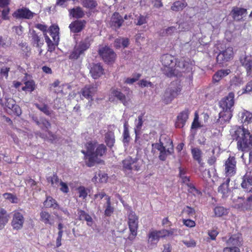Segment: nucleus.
I'll list each match as a JSON object with an SVG mask.
<instances>
[{"label":"nucleus","instance_id":"1","mask_svg":"<svg viewBox=\"0 0 252 252\" xmlns=\"http://www.w3.org/2000/svg\"><path fill=\"white\" fill-rule=\"evenodd\" d=\"M160 61L164 67V73L168 77L181 76L182 73L190 72L193 65L189 59H181L176 63L175 57L170 54L162 55Z\"/></svg>","mask_w":252,"mask_h":252},{"label":"nucleus","instance_id":"2","mask_svg":"<svg viewBox=\"0 0 252 252\" xmlns=\"http://www.w3.org/2000/svg\"><path fill=\"white\" fill-rule=\"evenodd\" d=\"M230 134L232 139L237 141L239 150L246 151L249 150L250 146H252V135L248 129L235 126L231 129Z\"/></svg>","mask_w":252,"mask_h":252},{"label":"nucleus","instance_id":"3","mask_svg":"<svg viewBox=\"0 0 252 252\" xmlns=\"http://www.w3.org/2000/svg\"><path fill=\"white\" fill-rule=\"evenodd\" d=\"M86 148V152L82 150L81 152L85 155L86 163L89 167L93 166L97 162V157L102 156L106 150L104 145L93 142L87 143Z\"/></svg>","mask_w":252,"mask_h":252},{"label":"nucleus","instance_id":"4","mask_svg":"<svg viewBox=\"0 0 252 252\" xmlns=\"http://www.w3.org/2000/svg\"><path fill=\"white\" fill-rule=\"evenodd\" d=\"M152 146L159 151L158 158L162 161H164L167 156L171 155L174 152L172 141L168 136H162L159 142L153 143Z\"/></svg>","mask_w":252,"mask_h":252},{"label":"nucleus","instance_id":"5","mask_svg":"<svg viewBox=\"0 0 252 252\" xmlns=\"http://www.w3.org/2000/svg\"><path fill=\"white\" fill-rule=\"evenodd\" d=\"M234 94L231 92L219 102V105L222 109L219 113L220 118H223L224 121H229L232 116V108L234 104Z\"/></svg>","mask_w":252,"mask_h":252},{"label":"nucleus","instance_id":"6","mask_svg":"<svg viewBox=\"0 0 252 252\" xmlns=\"http://www.w3.org/2000/svg\"><path fill=\"white\" fill-rule=\"evenodd\" d=\"M92 41L91 38L89 36L82 40L74 47L73 50L69 56V58L74 60L77 59L81 55L84 54V52L89 48Z\"/></svg>","mask_w":252,"mask_h":252},{"label":"nucleus","instance_id":"7","mask_svg":"<svg viewBox=\"0 0 252 252\" xmlns=\"http://www.w3.org/2000/svg\"><path fill=\"white\" fill-rule=\"evenodd\" d=\"M115 98L119 100L126 106H128L132 103V100L129 93L125 95L119 89L112 88L110 90L109 100L111 102H114Z\"/></svg>","mask_w":252,"mask_h":252},{"label":"nucleus","instance_id":"8","mask_svg":"<svg viewBox=\"0 0 252 252\" xmlns=\"http://www.w3.org/2000/svg\"><path fill=\"white\" fill-rule=\"evenodd\" d=\"M181 88L180 82L177 81L172 82L170 87L166 89L164 93L163 97L165 102L169 103L172 99L176 97L180 93Z\"/></svg>","mask_w":252,"mask_h":252},{"label":"nucleus","instance_id":"9","mask_svg":"<svg viewBox=\"0 0 252 252\" xmlns=\"http://www.w3.org/2000/svg\"><path fill=\"white\" fill-rule=\"evenodd\" d=\"M128 224L130 231L128 238L130 240H133L137 234L138 217L134 212L131 210L129 211L128 214Z\"/></svg>","mask_w":252,"mask_h":252},{"label":"nucleus","instance_id":"10","mask_svg":"<svg viewBox=\"0 0 252 252\" xmlns=\"http://www.w3.org/2000/svg\"><path fill=\"white\" fill-rule=\"evenodd\" d=\"M143 164V160L137 158H132L128 157L123 161V167L125 170H131L134 169L138 171Z\"/></svg>","mask_w":252,"mask_h":252},{"label":"nucleus","instance_id":"11","mask_svg":"<svg viewBox=\"0 0 252 252\" xmlns=\"http://www.w3.org/2000/svg\"><path fill=\"white\" fill-rule=\"evenodd\" d=\"M98 54L102 60L107 63H113L116 59V54L108 46H101L98 49Z\"/></svg>","mask_w":252,"mask_h":252},{"label":"nucleus","instance_id":"12","mask_svg":"<svg viewBox=\"0 0 252 252\" xmlns=\"http://www.w3.org/2000/svg\"><path fill=\"white\" fill-rule=\"evenodd\" d=\"M97 91L96 84H91L86 85L81 91V98L83 97L88 100V104L90 106L92 105V101L94 100L93 96Z\"/></svg>","mask_w":252,"mask_h":252},{"label":"nucleus","instance_id":"13","mask_svg":"<svg viewBox=\"0 0 252 252\" xmlns=\"http://www.w3.org/2000/svg\"><path fill=\"white\" fill-rule=\"evenodd\" d=\"M33 120L35 124L41 128L48 132L49 135L50 136L49 139L54 141L56 139V136L53 134L52 132L48 130L51 127L50 123L45 118H41L39 120L36 117H33Z\"/></svg>","mask_w":252,"mask_h":252},{"label":"nucleus","instance_id":"14","mask_svg":"<svg viewBox=\"0 0 252 252\" xmlns=\"http://www.w3.org/2000/svg\"><path fill=\"white\" fill-rule=\"evenodd\" d=\"M35 13L28 8L22 7L16 10L13 14V16L17 19H31L34 16Z\"/></svg>","mask_w":252,"mask_h":252},{"label":"nucleus","instance_id":"15","mask_svg":"<svg viewBox=\"0 0 252 252\" xmlns=\"http://www.w3.org/2000/svg\"><path fill=\"white\" fill-rule=\"evenodd\" d=\"M3 103V106H6L11 110L16 115L20 116L22 112L20 107L15 104V100L12 98L5 96L4 102Z\"/></svg>","mask_w":252,"mask_h":252},{"label":"nucleus","instance_id":"16","mask_svg":"<svg viewBox=\"0 0 252 252\" xmlns=\"http://www.w3.org/2000/svg\"><path fill=\"white\" fill-rule=\"evenodd\" d=\"M24 221L23 215L19 212H15L13 216L11 225L14 229L20 230L23 227Z\"/></svg>","mask_w":252,"mask_h":252},{"label":"nucleus","instance_id":"17","mask_svg":"<svg viewBox=\"0 0 252 252\" xmlns=\"http://www.w3.org/2000/svg\"><path fill=\"white\" fill-rule=\"evenodd\" d=\"M236 160L234 157H230L225 163V174L227 176L231 177L236 172Z\"/></svg>","mask_w":252,"mask_h":252},{"label":"nucleus","instance_id":"18","mask_svg":"<svg viewBox=\"0 0 252 252\" xmlns=\"http://www.w3.org/2000/svg\"><path fill=\"white\" fill-rule=\"evenodd\" d=\"M233 54L232 47H228L219 53L217 58V62L220 63L227 62L232 57Z\"/></svg>","mask_w":252,"mask_h":252},{"label":"nucleus","instance_id":"19","mask_svg":"<svg viewBox=\"0 0 252 252\" xmlns=\"http://www.w3.org/2000/svg\"><path fill=\"white\" fill-rule=\"evenodd\" d=\"M164 237L162 230H154L150 232L148 234V244L152 246H155L160 238Z\"/></svg>","mask_w":252,"mask_h":252},{"label":"nucleus","instance_id":"20","mask_svg":"<svg viewBox=\"0 0 252 252\" xmlns=\"http://www.w3.org/2000/svg\"><path fill=\"white\" fill-rule=\"evenodd\" d=\"M90 73L94 79H97L104 74V69L100 63L93 64L91 67Z\"/></svg>","mask_w":252,"mask_h":252},{"label":"nucleus","instance_id":"21","mask_svg":"<svg viewBox=\"0 0 252 252\" xmlns=\"http://www.w3.org/2000/svg\"><path fill=\"white\" fill-rule=\"evenodd\" d=\"M242 241L241 234L237 233L231 235L226 242L228 247H238L242 245Z\"/></svg>","mask_w":252,"mask_h":252},{"label":"nucleus","instance_id":"22","mask_svg":"<svg viewBox=\"0 0 252 252\" xmlns=\"http://www.w3.org/2000/svg\"><path fill=\"white\" fill-rule=\"evenodd\" d=\"M232 17L236 21H240L246 16L247 10L245 8L235 7L231 12Z\"/></svg>","mask_w":252,"mask_h":252},{"label":"nucleus","instance_id":"23","mask_svg":"<svg viewBox=\"0 0 252 252\" xmlns=\"http://www.w3.org/2000/svg\"><path fill=\"white\" fill-rule=\"evenodd\" d=\"M189 112L188 110H185L181 112L177 117L175 125L177 127L181 128L184 126L189 118Z\"/></svg>","mask_w":252,"mask_h":252},{"label":"nucleus","instance_id":"24","mask_svg":"<svg viewBox=\"0 0 252 252\" xmlns=\"http://www.w3.org/2000/svg\"><path fill=\"white\" fill-rule=\"evenodd\" d=\"M241 64L246 68L247 73L250 75L252 68V58L251 56H242L240 59Z\"/></svg>","mask_w":252,"mask_h":252},{"label":"nucleus","instance_id":"25","mask_svg":"<svg viewBox=\"0 0 252 252\" xmlns=\"http://www.w3.org/2000/svg\"><path fill=\"white\" fill-rule=\"evenodd\" d=\"M241 186L246 191L251 192L252 191V176L247 173L243 177Z\"/></svg>","mask_w":252,"mask_h":252},{"label":"nucleus","instance_id":"26","mask_svg":"<svg viewBox=\"0 0 252 252\" xmlns=\"http://www.w3.org/2000/svg\"><path fill=\"white\" fill-rule=\"evenodd\" d=\"M86 24L85 21H75L71 23L69 26L70 31L74 33L81 32L84 28Z\"/></svg>","mask_w":252,"mask_h":252},{"label":"nucleus","instance_id":"27","mask_svg":"<svg viewBox=\"0 0 252 252\" xmlns=\"http://www.w3.org/2000/svg\"><path fill=\"white\" fill-rule=\"evenodd\" d=\"M122 17L118 13H114L111 17L110 25L115 28H119L123 23Z\"/></svg>","mask_w":252,"mask_h":252},{"label":"nucleus","instance_id":"28","mask_svg":"<svg viewBox=\"0 0 252 252\" xmlns=\"http://www.w3.org/2000/svg\"><path fill=\"white\" fill-rule=\"evenodd\" d=\"M230 182L229 178H227L219 187L218 191L222 194V197H227L230 193V189L228 188Z\"/></svg>","mask_w":252,"mask_h":252},{"label":"nucleus","instance_id":"29","mask_svg":"<svg viewBox=\"0 0 252 252\" xmlns=\"http://www.w3.org/2000/svg\"><path fill=\"white\" fill-rule=\"evenodd\" d=\"M9 215L3 208H0V230L2 229L7 223Z\"/></svg>","mask_w":252,"mask_h":252},{"label":"nucleus","instance_id":"30","mask_svg":"<svg viewBox=\"0 0 252 252\" xmlns=\"http://www.w3.org/2000/svg\"><path fill=\"white\" fill-rule=\"evenodd\" d=\"M49 32L54 42L59 43V28L58 26L53 25L50 27Z\"/></svg>","mask_w":252,"mask_h":252},{"label":"nucleus","instance_id":"31","mask_svg":"<svg viewBox=\"0 0 252 252\" xmlns=\"http://www.w3.org/2000/svg\"><path fill=\"white\" fill-rule=\"evenodd\" d=\"M41 220L46 224L52 225L54 223L53 217L45 211H42L40 214Z\"/></svg>","mask_w":252,"mask_h":252},{"label":"nucleus","instance_id":"32","mask_svg":"<svg viewBox=\"0 0 252 252\" xmlns=\"http://www.w3.org/2000/svg\"><path fill=\"white\" fill-rule=\"evenodd\" d=\"M231 71L229 69H220L218 70L213 76V80L219 82L221 79L230 74Z\"/></svg>","mask_w":252,"mask_h":252},{"label":"nucleus","instance_id":"33","mask_svg":"<svg viewBox=\"0 0 252 252\" xmlns=\"http://www.w3.org/2000/svg\"><path fill=\"white\" fill-rule=\"evenodd\" d=\"M130 140L128 130V122L126 121L124 124V131L123 133V142L125 145L128 144Z\"/></svg>","mask_w":252,"mask_h":252},{"label":"nucleus","instance_id":"34","mask_svg":"<svg viewBox=\"0 0 252 252\" xmlns=\"http://www.w3.org/2000/svg\"><path fill=\"white\" fill-rule=\"evenodd\" d=\"M31 41L34 45L37 47H41L43 44V40L41 39L40 37L33 31L31 33Z\"/></svg>","mask_w":252,"mask_h":252},{"label":"nucleus","instance_id":"35","mask_svg":"<svg viewBox=\"0 0 252 252\" xmlns=\"http://www.w3.org/2000/svg\"><path fill=\"white\" fill-rule=\"evenodd\" d=\"M143 115H140L138 117V119L135 121V127L134 128L135 134H141L142 127L143 124Z\"/></svg>","mask_w":252,"mask_h":252},{"label":"nucleus","instance_id":"36","mask_svg":"<svg viewBox=\"0 0 252 252\" xmlns=\"http://www.w3.org/2000/svg\"><path fill=\"white\" fill-rule=\"evenodd\" d=\"M69 14L74 18H80L84 16V13L80 7H76L69 10Z\"/></svg>","mask_w":252,"mask_h":252},{"label":"nucleus","instance_id":"37","mask_svg":"<svg viewBox=\"0 0 252 252\" xmlns=\"http://www.w3.org/2000/svg\"><path fill=\"white\" fill-rule=\"evenodd\" d=\"M187 6V3L185 1H176L172 4L171 9L174 11H179L183 10Z\"/></svg>","mask_w":252,"mask_h":252},{"label":"nucleus","instance_id":"38","mask_svg":"<svg viewBox=\"0 0 252 252\" xmlns=\"http://www.w3.org/2000/svg\"><path fill=\"white\" fill-rule=\"evenodd\" d=\"M105 142L107 145L109 147H112L115 143L114 133L112 131L107 132L105 136Z\"/></svg>","mask_w":252,"mask_h":252},{"label":"nucleus","instance_id":"39","mask_svg":"<svg viewBox=\"0 0 252 252\" xmlns=\"http://www.w3.org/2000/svg\"><path fill=\"white\" fill-rule=\"evenodd\" d=\"M191 154L194 159L197 161L199 163H200L202 161L201 156L202 153L201 150L197 148H192L191 149Z\"/></svg>","mask_w":252,"mask_h":252},{"label":"nucleus","instance_id":"40","mask_svg":"<svg viewBox=\"0 0 252 252\" xmlns=\"http://www.w3.org/2000/svg\"><path fill=\"white\" fill-rule=\"evenodd\" d=\"M44 36L45 37V41L48 46V51L52 52L55 50L56 46L58 45L55 42H53L47 35L46 33H44Z\"/></svg>","mask_w":252,"mask_h":252},{"label":"nucleus","instance_id":"41","mask_svg":"<svg viewBox=\"0 0 252 252\" xmlns=\"http://www.w3.org/2000/svg\"><path fill=\"white\" fill-rule=\"evenodd\" d=\"M47 180L48 183H51V186L54 188H57L61 181L60 180L56 174H53L52 176L47 177Z\"/></svg>","mask_w":252,"mask_h":252},{"label":"nucleus","instance_id":"42","mask_svg":"<svg viewBox=\"0 0 252 252\" xmlns=\"http://www.w3.org/2000/svg\"><path fill=\"white\" fill-rule=\"evenodd\" d=\"M240 117L244 122L252 123V113L249 111L244 110L241 113Z\"/></svg>","mask_w":252,"mask_h":252},{"label":"nucleus","instance_id":"43","mask_svg":"<svg viewBox=\"0 0 252 252\" xmlns=\"http://www.w3.org/2000/svg\"><path fill=\"white\" fill-rule=\"evenodd\" d=\"M44 205L47 208H56L58 207L55 200L50 196L47 197L46 200L44 202Z\"/></svg>","mask_w":252,"mask_h":252},{"label":"nucleus","instance_id":"44","mask_svg":"<svg viewBox=\"0 0 252 252\" xmlns=\"http://www.w3.org/2000/svg\"><path fill=\"white\" fill-rule=\"evenodd\" d=\"M106 207L105 210V215L107 216H110L114 212V208L111 205L110 198L106 196Z\"/></svg>","mask_w":252,"mask_h":252},{"label":"nucleus","instance_id":"45","mask_svg":"<svg viewBox=\"0 0 252 252\" xmlns=\"http://www.w3.org/2000/svg\"><path fill=\"white\" fill-rule=\"evenodd\" d=\"M80 217L81 220L84 219L87 222V224L89 226H92L93 224V220L92 217L88 214H86L83 211H80L79 212Z\"/></svg>","mask_w":252,"mask_h":252},{"label":"nucleus","instance_id":"46","mask_svg":"<svg viewBox=\"0 0 252 252\" xmlns=\"http://www.w3.org/2000/svg\"><path fill=\"white\" fill-rule=\"evenodd\" d=\"M214 213L217 217H221L228 213L227 210L221 206L216 207L214 209Z\"/></svg>","mask_w":252,"mask_h":252},{"label":"nucleus","instance_id":"47","mask_svg":"<svg viewBox=\"0 0 252 252\" xmlns=\"http://www.w3.org/2000/svg\"><path fill=\"white\" fill-rule=\"evenodd\" d=\"M35 106L39 110L44 113L47 116H50L51 114L52 111L49 110V107L46 104L40 105L39 104H35Z\"/></svg>","mask_w":252,"mask_h":252},{"label":"nucleus","instance_id":"48","mask_svg":"<svg viewBox=\"0 0 252 252\" xmlns=\"http://www.w3.org/2000/svg\"><path fill=\"white\" fill-rule=\"evenodd\" d=\"M83 5L88 8L93 9L97 5L94 0H81Z\"/></svg>","mask_w":252,"mask_h":252},{"label":"nucleus","instance_id":"49","mask_svg":"<svg viewBox=\"0 0 252 252\" xmlns=\"http://www.w3.org/2000/svg\"><path fill=\"white\" fill-rule=\"evenodd\" d=\"M77 190L79 193V197L83 199H85L88 193L90 192V190L84 187L81 186L77 189Z\"/></svg>","mask_w":252,"mask_h":252},{"label":"nucleus","instance_id":"50","mask_svg":"<svg viewBox=\"0 0 252 252\" xmlns=\"http://www.w3.org/2000/svg\"><path fill=\"white\" fill-rule=\"evenodd\" d=\"M35 89L34 83L33 81H28L25 82V86L22 88L23 91L32 92Z\"/></svg>","mask_w":252,"mask_h":252},{"label":"nucleus","instance_id":"51","mask_svg":"<svg viewBox=\"0 0 252 252\" xmlns=\"http://www.w3.org/2000/svg\"><path fill=\"white\" fill-rule=\"evenodd\" d=\"M3 197L12 203H16L18 202V198L16 196L10 193H5L3 194Z\"/></svg>","mask_w":252,"mask_h":252},{"label":"nucleus","instance_id":"52","mask_svg":"<svg viewBox=\"0 0 252 252\" xmlns=\"http://www.w3.org/2000/svg\"><path fill=\"white\" fill-rule=\"evenodd\" d=\"M177 229L171 228L169 230L162 229V233L163 234L164 237L166 236H172L173 235H177Z\"/></svg>","mask_w":252,"mask_h":252},{"label":"nucleus","instance_id":"53","mask_svg":"<svg viewBox=\"0 0 252 252\" xmlns=\"http://www.w3.org/2000/svg\"><path fill=\"white\" fill-rule=\"evenodd\" d=\"M140 134H135V144L136 145V147L138 149L141 148V146H142L144 144V141L142 139L139 135Z\"/></svg>","mask_w":252,"mask_h":252},{"label":"nucleus","instance_id":"54","mask_svg":"<svg viewBox=\"0 0 252 252\" xmlns=\"http://www.w3.org/2000/svg\"><path fill=\"white\" fill-rule=\"evenodd\" d=\"M140 76L141 75L138 73L136 74L135 77L132 78H127L125 79V83L128 84H132L133 83L137 81Z\"/></svg>","mask_w":252,"mask_h":252},{"label":"nucleus","instance_id":"55","mask_svg":"<svg viewBox=\"0 0 252 252\" xmlns=\"http://www.w3.org/2000/svg\"><path fill=\"white\" fill-rule=\"evenodd\" d=\"M183 213H185L188 215L189 217L192 216L195 214V211L193 208L189 206H186L184 208L182 211Z\"/></svg>","mask_w":252,"mask_h":252},{"label":"nucleus","instance_id":"56","mask_svg":"<svg viewBox=\"0 0 252 252\" xmlns=\"http://www.w3.org/2000/svg\"><path fill=\"white\" fill-rule=\"evenodd\" d=\"M139 85L141 87H150L152 88L154 87V85L152 82H151L150 81H148L144 79H142V80H140L139 82Z\"/></svg>","mask_w":252,"mask_h":252},{"label":"nucleus","instance_id":"57","mask_svg":"<svg viewBox=\"0 0 252 252\" xmlns=\"http://www.w3.org/2000/svg\"><path fill=\"white\" fill-rule=\"evenodd\" d=\"M182 242L188 247H194L196 246V242L193 239L189 240H183Z\"/></svg>","mask_w":252,"mask_h":252},{"label":"nucleus","instance_id":"58","mask_svg":"<svg viewBox=\"0 0 252 252\" xmlns=\"http://www.w3.org/2000/svg\"><path fill=\"white\" fill-rule=\"evenodd\" d=\"M223 252H240L237 247H227L223 249Z\"/></svg>","mask_w":252,"mask_h":252},{"label":"nucleus","instance_id":"59","mask_svg":"<svg viewBox=\"0 0 252 252\" xmlns=\"http://www.w3.org/2000/svg\"><path fill=\"white\" fill-rule=\"evenodd\" d=\"M183 223L185 225L189 227H193L195 225L194 221L191 220H183Z\"/></svg>","mask_w":252,"mask_h":252},{"label":"nucleus","instance_id":"60","mask_svg":"<svg viewBox=\"0 0 252 252\" xmlns=\"http://www.w3.org/2000/svg\"><path fill=\"white\" fill-rule=\"evenodd\" d=\"M59 184L61 186V187L60 188V190L62 192H63L64 193H67L69 191L68 187L65 183H64V182H62V181H61Z\"/></svg>","mask_w":252,"mask_h":252},{"label":"nucleus","instance_id":"61","mask_svg":"<svg viewBox=\"0 0 252 252\" xmlns=\"http://www.w3.org/2000/svg\"><path fill=\"white\" fill-rule=\"evenodd\" d=\"M69 0H56V6H60L63 8L66 7V3Z\"/></svg>","mask_w":252,"mask_h":252},{"label":"nucleus","instance_id":"62","mask_svg":"<svg viewBox=\"0 0 252 252\" xmlns=\"http://www.w3.org/2000/svg\"><path fill=\"white\" fill-rule=\"evenodd\" d=\"M147 18L145 16L140 15L137 19V25L141 26L147 23Z\"/></svg>","mask_w":252,"mask_h":252},{"label":"nucleus","instance_id":"63","mask_svg":"<svg viewBox=\"0 0 252 252\" xmlns=\"http://www.w3.org/2000/svg\"><path fill=\"white\" fill-rule=\"evenodd\" d=\"M9 12V9L7 7L4 8L2 11L1 17L3 20L8 19V13Z\"/></svg>","mask_w":252,"mask_h":252},{"label":"nucleus","instance_id":"64","mask_svg":"<svg viewBox=\"0 0 252 252\" xmlns=\"http://www.w3.org/2000/svg\"><path fill=\"white\" fill-rule=\"evenodd\" d=\"M176 31L177 29L175 27H170L165 29V34L167 35H171L172 33L176 32Z\"/></svg>","mask_w":252,"mask_h":252}]
</instances>
